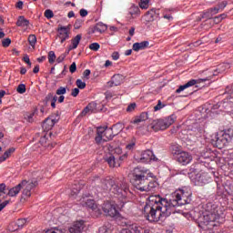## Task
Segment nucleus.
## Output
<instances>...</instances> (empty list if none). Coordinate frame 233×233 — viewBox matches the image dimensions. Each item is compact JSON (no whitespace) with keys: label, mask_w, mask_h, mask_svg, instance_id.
<instances>
[{"label":"nucleus","mask_w":233,"mask_h":233,"mask_svg":"<svg viewBox=\"0 0 233 233\" xmlns=\"http://www.w3.org/2000/svg\"><path fill=\"white\" fill-rule=\"evenodd\" d=\"M148 119V113L143 112L140 116H137L133 121L134 125H139V123H145Z\"/></svg>","instance_id":"4be33fe9"},{"label":"nucleus","mask_w":233,"mask_h":233,"mask_svg":"<svg viewBox=\"0 0 233 233\" xmlns=\"http://www.w3.org/2000/svg\"><path fill=\"white\" fill-rule=\"evenodd\" d=\"M14 152H15V148H14V147L7 149L4 153V155L2 157H0V163H3V161H6V159H8V157L12 156V154H14Z\"/></svg>","instance_id":"cd10ccee"},{"label":"nucleus","mask_w":233,"mask_h":233,"mask_svg":"<svg viewBox=\"0 0 233 233\" xmlns=\"http://www.w3.org/2000/svg\"><path fill=\"white\" fill-rule=\"evenodd\" d=\"M16 92H18V94H25V92H26V86L25 84L18 85Z\"/></svg>","instance_id":"ea45409f"},{"label":"nucleus","mask_w":233,"mask_h":233,"mask_svg":"<svg viewBox=\"0 0 233 233\" xmlns=\"http://www.w3.org/2000/svg\"><path fill=\"white\" fill-rule=\"evenodd\" d=\"M148 45H150L148 41L137 42L133 44V50L134 52H139V50H145V48H148Z\"/></svg>","instance_id":"aec40b11"},{"label":"nucleus","mask_w":233,"mask_h":233,"mask_svg":"<svg viewBox=\"0 0 233 233\" xmlns=\"http://www.w3.org/2000/svg\"><path fill=\"white\" fill-rule=\"evenodd\" d=\"M12 43V40L10 38H5L3 41H2V46H4L5 48L10 46Z\"/></svg>","instance_id":"de8ad7c7"},{"label":"nucleus","mask_w":233,"mask_h":233,"mask_svg":"<svg viewBox=\"0 0 233 233\" xmlns=\"http://www.w3.org/2000/svg\"><path fill=\"white\" fill-rule=\"evenodd\" d=\"M45 17H46V19H52V17H54V12L50 9H46L45 11Z\"/></svg>","instance_id":"a18cd8bd"},{"label":"nucleus","mask_w":233,"mask_h":233,"mask_svg":"<svg viewBox=\"0 0 233 233\" xmlns=\"http://www.w3.org/2000/svg\"><path fill=\"white\" fill-rule=\"evenodd\" d=\"M77 70V66L76 65V62H73L69 67V71L71 74H74Z\"/></svg>","instance_id":"864d4df0"},{"label":"nucleus","mask_w":233,"mask_h":233,"mask_svg":"<svg viewBox=\"0 0 233 233\" xmlns=\"http://www.w3.org/2000/svg\"><path fill=\"white\" fill-rule=\"evenodd\" d=\"M129 228L135 233H145V229L137 224L129 225Z\"/></svg>","instance_id":"473e14b6"},{"label":"nucleus","mask_w":233,"mask_h":233,"mask_svg":"<svg viewBox=\"0 0 233 233\" xmlns=\"http://www.w3.org/2000/svg\"><path fill=\"white\" fill-rule=\"evenodd\" d=\"M198 227L203 230H212L214 227L219 226V216L209 210L202 209L195 214Z\"/></svg>","instance_id":"20e7f679"},{"label":"nucleus","mask_w":233,"mask_h":233,"mask_svg":"<svg viewBox=\"0 0 233 233\" xmlns=\"http://www.w3.org/2000/svg\"><path fill=\"white\" fill-rule=\"evenodd\" d=\"M148 3H150V0H140V8H142L143 10H147V8H148Z\"/></svg>","instance_id":"a19ab883"},{"label":"nucleus","mask_w":233,"mask_h":233,"mask_svg":"<svg viewBox=\"0 0 233 233\" xmlns=\"http://www.w3.org/2000/svg\"><path fill=\"white\" fill-rule=\"evenodd\" d=\"M190 201H192L190 188L180 189L177 193H174L169 200L159 195H151L144 207V215L151 223L161 221L171 214H176L177 207L188 205Z\"/></svg>","instance_id":"f257e3e1"},{"label":"nucleus","mask_w":233,"mask_h":233,"mask_svg":"<svg viewBox=\"0 0 233 233\" xmlns=\"http://www.w3.org/2000/svg\"><path fill=\"white\" fill-rule=\"evenodd\" d=\"M8 203H10V201L5 200L0 204V212L3 210V208H5L6 207V205H8Z\"/></svg>","instance_id":"e2e57ef3"},{"label":"nucleus","mask_w":233,"mask_h":233,"mask_svg":"<svg viewBox=\"0 0 233 233\" xmlns=\"http://www.w3.org/2000/svg\"><path fill=\"white\" fill-rule=\"evenodd\" d=\"M227 18V15L222 14L219 16L215 17V21H218V23H219V21H223V19Z\"/></svg>","instance_id":"bf43d9fd"},{"label":"nucleus","mask_w":233,"mask_h":233,"mask_svg":"<svg viewBox=\"0 0 233 233\" xmlns=\"http://www.w3.org/2000/svg\"><path fill=\"white\" fill-rule=\"evenodd\" d=\"M86 114H92L90 112V109H88L87 106L83 109V111L80 113V117H85Z\"/></svg>","instance_id":"8fccbe9b"},{"label":"nucleus","mask_w":233,"mask_h":233,"mask_svg":"<svg viewBox=\"0 0 233 233\" xmlns=\"http://www.w3.org/2000/svg\"><path fill=\"white\" fill-rule=\"evenodd\" d=\"M39 143L42 145V147L45 148H49L50 150L56 147V143L48 144V138H46V136L42 137L39 140Z\"/></svg>","instance_id":"b1692460"},{"label":"nucleus","mask_w":233,"mask_h":233,"mask_svg":"<svg viewBox=\"0 0 233 233\" xmlns=\"http://www.w3.org/2000/svg\"><path fill=\"white\" fill-rule=\"evenodd\" d=\"M57 32V38L60 39V43L62 44L70 37V35H68V29L65 26L58 27Z\"/></svg>","instance_id":"f3484780"},{"label":"nucleus","mask_w":233,"mask_h":233,"mask_svg":"<svg viewBox=\"0 0 233 233\" xmlns=\"http://www.w3.org/2000/svg\"><path fill=\"white\" fill-rule=\"evenodd\" d=\"M85 228V221L79 220L73 224L71 228H69L70 233H81Z\"/></svg>","instance_id":"a211bd4d"},{"label":"nucleus","mask_w":233,"mask_h":233,"mask_svg":"<svg viewBox=\"0 0 233 233\" xmlns=\"http://www.w3.org/2000/svg\"><path fill=\"white\" fill-rule=\"evenodd\" d=\"M20 189L23 188V196L25 198H30L32 196V188H35L37 187V179L33 178L31 180H23L20 184Z\"/></svg>","instance_id":"1a4fd4ad"},{"label":"nucleus","mask_w":233,"mask_h":233,"mask_svg":"<svg viewBox=\"0 0 233 233\" xmlns=\"http://www.w3.org/2000/svg\"><path fill=\"white\" fill-rule=\"evenodd\" d=\"M19 192H21V185L18 184L16 187L9 189L8 196L11 198H15Z\"/></svg>","instance_id":"c85d7f7f"},{"label":"nucleus","mask_w":233,"mask_h":233,"mask_svg":"<svg viewBox=\"0 0 233 233\" xmlns=\"http://www.w3.org/2000/svg\"><path fill=\"white\" fill-rule=\"evenodd\" d=\"M232 135H228L227 133L222 132V134L217 137L216 147L218 148H223V147H227V144L232 141Z\"/></svg>","instance_id":"9b49d317"},{"label":"nucleus","mask_w":233,"mask_h":233,"mask_svg":"<svg viewBox=\"0 0 233 233\" xmlns=\"http://www.w3.org/2000/svg\"><path fill=\"white\" fill-rule=\"evenodd\" d=\"M71 96L73 97H77V96H79V88L76 87V88L72 89Z\"/></svg>","instance_id":"5fc2aeb1"},{"label":"nucleus","mask_w":233,"mask_h":233,"mask_svg":"<svg viewBox=\"0 0 233 233\" xmlns=\"http://www.w3.org/2000/svg\"><path fill=\"white\" fill-rule=\"evenodd\" d=\"M228 5V2H227V0H224L218 4V8L220 10H224Z\"/></svg>","instance_id":"3c124183"},{"label":"nucleus","mask_w":233,"mask_h":233,"mask_svg":"<svg viewBox=\"0 0 233 233\" xmlns=\"http://www.w3.org/2000/svg\"><path fill=\"white\" fill-rule=\"evenodd\" d=\"M219 10L220 9L218 5L217 7L210 8L204 14V17H207V19H212V15L218 14Z\"/></svg>","instance_id":"393cba45"},{"label":"nucleus","mask_w":233,"mask_h":233,"mask_svg":"<svg viewBox=\"0 0 233 233\" xmlns=\"http://www.w3.org/2000/svg\"><path fill=\"white\" fill-rule=\"evenodd\" d=\"M78 192H81V186L79 184H75L72 187L71 196H77Z\"/></svg>","instance_id":"f704fd0d"},{"label":"nucleus","mask_w":233,"mask_h":233,"mask_svg":"<svg viewBox=\"0 0 233 233\" xmlns=\"http://www.w3.org/2000/svg\"><path fill=\"white\" fill-rule=\"evenodd\" d=\"M148 176L154 177V174L148 172V169L141 167H135L132 171L131 182L140 192H152L159 184L156 180L148 181Z\"/></svg>","instance_id":"f03ea898"},{"label":"nucleus","mask_w":233,"mask_h":233,"mask_svg":"<svg viewBox=\"0 0 233 233\" xmlns=\"http://www.w3.org/2000/svg\"><path fill=\"white\" fill-rule=\"evenodd\" d=\"M101 48V46H99V43H93L89 45V49L93 50L94 52H97Z\"/></svg>","instance_id":"c03bdc74"},{"label":"nucleus","mask_w":233,"mask_h":233,"mask_svg":"<svg viewBox=\"0 0 233 233\" xmlns=\"http://www.w3.org/2000/svg\"><path fill=\"white\" fill-rule=\"evenodd\" d=\"M129 14L132 17H134V15H139V6L132 5L129 8Z\"/></svg>","instance_id":"2f4dec72"},{"label":"nucleus","mask_w":233,"mask_h":233,"mask_svg":"<svg viewBox=\"0 0 233 233\" xmlns=\"http://www.w3.org/2000/svg\"><path fill=\"white\" fill-rule=\"evenodd\" d=\"M86 207H87V208H91V210H95L96 212H98V214H101V211L99 209H97V206L96 205V202L92 199H87L85 202Z\"/></svg>","instance_id":"bb28decb"},{"label":"nucleus","mask_w":233,"mask_h":233,"mask_svg":"<svg viewBox=\"0 0 233 233\" xmlns=\"http://www.w3.org/2000/svg\"><path fill=\"white\" fill-rule=\"evenodd\" d=\"M56 96H65V94H66V87L60 86L59 88L56 89Z\"/></svg>","instance_id":"79ce46f5"},{"label":"nucleus","mask_w":233,"mask_h":233,"mask_svg":"<svg viewBox=\"0 0 233 233\" xmlns=\"http://www.w3.org/2000/svg\"><path fill=\"white\" fill-rule=\"evenodd\" d=\"M46 233H61V230L59 229H48L46 231Z\"/></svg>","instance_id":"774afa93"},{"label":"nucleus","mask_w":233,"mask_h":233,"mask_svg":"<svg viewBox=\"0 0 233 233\" xmlns=\"http://www.w3.org/2000/svg\"><path fill=\"white\" fill-rule=\"evenodd\" d=\"M112 59H114V61H117V59H119V53L118 52H114L112 54Z\"/></svg>","instance_id":"338daca9"},{"label":"nucleus","mask_w":233,"mask_h":233,"mask_svg":"<svg viewBox=\"0 0 233 233\" xmlns=\"http://www.w3.org/2000/svg\"><path fill=\"white\" fill-rule=\"evenodd\" d=\"M107 29L108 27L106 26V25L103 23H97L93 28V34H96V33L103 34L106 32Z\"/></svg>","instance_id":"412c9836"},{"label":"nucleus","mask_w":233,"mask_h":233,"mask_svg":"<svg viewBox=\"0 0 233 233\" xmlns=\"http://www.w3.org/2000/svg\"><path fill=\"white\" fill-rule=\"evenodd\" d=\"M161 108H165V105L161 103V100H158L157 105L154 106V110L157 112V110H161Z\"/></svg>","instance_id":"09e8293b"},{"label":"nucleus","mask_w":233,"mask_h":233,"mask_svg":"<svg viewBox=\"0 0 233 233\" xmlns=\"http://www.w3.org/2000/svg\"><path fill=\"white\" fill-rule=\"evenodd\" d=\"M117 133L114 134L112 128L100 127L96 129V137H95L96 143L99 144L101 141H112Z\"/></svg>","instance_id":"6e6552de"},{"label":"nucleus","mask_w":233,"mask_h":233,"mask_svg":"<svg viewBox=\"0 0 233 233\" xmlns=\"http://www.w3.org/2000/svg\"><path fill=\"white\" fill-rule=\"evenodd\" d=\"M53 96H54V94H53V93H48V94L46 95V103H48L49 101L52 102Z\"/></svg>","instance_id":"680f3d73"},{"label":"nucleus","mask_w":233,"mask_h":233,"mask_svg":"<svg viewBox=\"0 0 233 233\" xmlns=\"http://www.w3.org/2000/svg\"><path fill=\"white\" fill-rule=\"evenodd\" d=\"M106 163H108L111 168H116V167H120L121 164L119 162H116V157L110 155L109 157L106 159Z\"/></svg>","instance_id":"a878e982"},{"label":"nucleus","mask_w":233,"mask_h":233,"mask_svg":"<svg viewBox=\"0 0 233 233\" xmlns=\"http://www.w3.org/2000/svg\"><path fill=\"white\" fill-rule=\"evenodd\" d=\"M136 103L130 104L127 108V112H134V110H136Z\"/></svg>","instance_id":"603ef678"},{"label":"nucleus","mask_w":233,"mask_h":233,"mask_svg":"<svg viewBox=\"0 0 233 233\" xmlns=\"http://www.w3.org/2000/svg\"><path fill=\"white\" fill-rule=\"evenodd\" d=\"M76 85L77 88H80V90H84V88H86V83L83 82V80L81 79H77Z\"/></svg>","instance_id":"4c0bfd02"},{"label":"nucleus","mask_w":233,"mask_h":233,"mask_svg":"<svg viewBox=\"0 0 233 233\" xmlns=\"http://www.w3.org/2000/svg\"><path fill=\"white\" fill-rule=\"evenodd\" d=\"M66 57V54H62L56 58L57 63H63L65 61V58Z\"/></svg>","instance_id":"4d7b16f0"},{"label":"nucleus","mask_w":233,"mask_h":233,"mask_svg":"<svg viewBox=\"0 0 233 233\" xmlns=\"http://www.w3.org/2000/svg\"><path fill=\"white\" fill-rule=\"evenodd\" d=\"M57 121H59V118H54L53 116H49L44 121L42 127L44 130H52Z\"/></svg>","instance_id":"dca6fc26"},{"label":"nucleus","mask_w":233,"mask_h":233,"mask_svg":"<svg viewBox=\"0 0 233 233\" xmlns=\"http://www.w3.org/2000/svg\"><path fill=\"white\" fill-rule=\"evenodd\" d=\"M102 210L104 214L109 218H116V219L121 218V214H119V211L116 208V205L110 202H105L102 206Z\"/></svg>","instance_id":"9d476101"},{"label":"nucleus","mask_w":233,"mask_h":233,"mask_svg":"<svg viewBox=\"0 0 233 233\" xmlns=\"http://www.w3.org/2000/svg\"><path fill=\"white\" fill-rule=\"evenodd\" d=\"M48 61H49L50 65H52L56 62V53L54 51H50L48 53Z\"/></svg>","instance_id":"58836bf2"},{"label":"nucleus","mask_w":233,"mask_h":233,"mask_svg":"<svg viewBox=\"0 0 233 233\" xmlns=\"http://www.w3.org/2000/svg\"><path fill=\"white\" fill-rule=\"evenodd\" d=\"M171 151L172 154H174L175 156H177V157L179 156V154H181V152H183L181 150V147L177 146V145H172L171 146Z\"/></svg>","instance_id":"72a5a7b5"},{"label":"nucleus","mask_w":233,"mask_h":233,"mask_svg":"<svg viewBox=\"0 0 233 233\" xmlns=\"http://www.w3.org/2000/svg\"><path fill=\"white\" fill-rule=\"evenodd\" d=\"M150 161H157V158L154 155V152L150 149H147L142 152L140 157L141 163H150Z\"/></svg>","instance_id":"f8f14e48"},{"label":"nucleus","mask_w":233,"mask_h":233,"mask_svg":"<svg viewBox=\"0 0 233 233\" xmlns=\"http://www.w3.org/2000/svg\"><path fill=\"white\" fill-rule=\"evenodd\" d=\"M154 17H156V10L151 9L150 11L147 12L146 20L147 23H152V21H154Z\"/></svg>","instance_id":"c756f323"},{"label":"nucleus","mask_w":233,"mask_h":233,"mask_svg":"<svg viewBox=\"0 0 233 233\" xmlns=\"http://www.w3.org/2000/svg\"><path fill=\"white\" fill-rule=\"evenodd\" d=\"M35 116V111L33 112H27L24 115V119H25V121L27 123H34V116Z\"/></svg>","instance_id":"7c9ffc66"},{"label":"nucleus","mask_w":233,"mask_h":233,"mask_svg":"<svg viewBox=\"0 0 233 233\" xmlns=\"http://www.w3.org/2000/svg\"><path fill=\"white\" fill-rule=\"evenodd\" d=\"M83 19H76L74 25V28L76 30H79V28H81V26H83Z\"/></svg>","instance_id":"37998d69"},{"label":"nucleus","mask_w":233,"mask_h":233,"mask_svg":"<svg viewBox=\"0 0 233 233\" xmlns=\"http://www.w3.org/2000/svg\"><path fill=\"white\" fill-rule=\"evenodd\" d=\"M175 122H176V116L171 115L166 118H159V119L154 120L152 122L151 128L155 132H159V130H167V128H168V127H170L171 125H174Z\"/></svg>","instance_id":"0eeeda50"},{"label":"nucleus","mask_w":233,"mask_h":233,"mask_svg":"<svg viewBox=\"0 0 233 233\" xmlns=\"http://www.w3.org/2000/svg\"><path fill=\"white\" fill-rule=\"evenodd\" d=\"M80 15L81 17H86L88 15V11H86V9H81Z\"/></svg>","instance_id":"0e129e2a"},{"label":"nucleus","mask_w":233,"mask_h":233,"mask_svg":"<svg viewBox=\"0 0 233 233\" xmlns=\"http://www.w3.org/2000/svg\"><path fill=\"white\" fill-rule=\"evenodd\" d=\"M189 177L197 187H203L208 183V174L205 172H199L196 168V166H192L189 169Z\"/></svg>","instance_id":"423d86ee"},{"label":"nucleus","mask_w":233,"mask_h":233,"mask_svg":"<svg viewBox=\"0 0 233 233\" xmlns=\"http://www.w3.org/2000/svg\"><path fill=\"white\" fill-rule=\"evenodd\" d=\"M125 81V76L123 75H115L111 78V81L107 82V86L112 88V86H119V85H123Z\"/></svg>","instance_id":"4468645a"},{"label":"nucleus","mask_w":233,"mask_h":233,"mask_svg":"<svg viewBox=\"0 0 233 233\" xmlns=\"http://www.w3.org/2000/svg\"><path fill=\"white\" fill-rule=\"evenodd\" d=\"M197 137H201V136L205 135V127H200L197 129Z\"/></svg>","instance_id":"49530a36"},{"label":"nucleus","mask_w":233,"mask_h":233,"mask_svg":"<svg viewBox=\"0 0 233 233\" xmlns=\"http://www.w3.org/2000/svg\"><path fill=\"white\" fill-rule=\"evenodd\" d=\"M28 25H30V21L28 19L25 18V16L23 15L18 16V19L16 21V26H21L22 28H25L28 26Z\"/></svg>","instance_id":"5701e85b"},{"label":"nucleus","mask_w":233,"mask_h":233,"mask_svg":"<svg viewBox=\"0 0 233 233\" xmlns=\"http://www.w3.org/2000/svg\"><path fill=\"white\" fill-rule=\"evenodd\" d=\"M222 132H224V134H228V136L233 137V128H232V127L228 128V129H225V130L222 131Z\"/></svg>","instance_id":"052dcab7"},{"label":"nucleus","mask_w":233,"mask_h":233,"mask_svg":"<svg viewBox=\"0 0 233 233\" xmlns=\"http://www.w3.org/2000/svg\"><path fill=\"white\" fill-rule=\"evenodd\" d=\"M23 1H18L15 5V8H18V10H23Z\"/></svg>","instance_id":"69168bd1"},{"label":"nucleus","mask_w":233,"mask_h":233,"mask_svg":"<svg viewBox=\"0 0 233 233\" xmlns=\"http://www.w3.org/2000/svg\"><path fill=\"white\" fill-rule=\"evenodd\" d=\"M101 187L105 192H112L113 194H116L118 196V199H120V208L125 207V203H127V195L128 194V183H127V179L124 177L117 178L116 180L112 178H106L102 181Z\"/></svg>","instance_id":"7ed1b4c3"},{"label":"nucleus","mask_w":233,"mask_h":233,"mask_svg":"<svg viewBox=\"0 0 233 233\" xmlns=\"http://www.w3.org/2000/svg\"><path fill=\"white\" fill-rule=\"evenodd\" d=\"M26 225V218H20L16 220L15 223H12L8 227V230L10 232H15V230H20V228H23Z\"/></svg>","instance_id":"2eb2a0df"},{"label":"nucleus","mask_w":233,"mask_h":233,"mask_svg":"<svg viewBox=\"0 0 233 233\" xmlns=\"http://www.w3.org/2000/svg\"><path fill=\"white\" fill-rule=\"evenodd\" d=\"M5 190H6V184H0V196H3V194H5Z\"/></svg>","instance_id":"13d9d810"},{"label":"nucleus","mask_w":233,"mask_h":233,"mask_svg":"<svg viewBox=\"0 0 233 233\" xmlns=\"http://www.w3.org/2000/svg\"><path fill=\"white\" fill-rule=\"evenodd\" d=\"M86 106H87L89 112L92 114V113L96 112V108H97V104L96 102H91Z\"/></svg>","instance_id":"e433bc0d"},{"label":"nucleus","mask_w":233,"mask_h":233,"mask_svg":"<svg viewBox=\"0 0 233 233\" xmlns=\"http://www.w3.org/2000/svg\"><path fill=\"white\" fill-rule=\"evenodd\" d=\"M28 42L29 45L34 48V46H35V43H37V37L35 36V35H30L28 36Z\"/></svg>","instance_id":"c9c22d12"},{"label":"nucleus","mask_w":233,"mask_h":233,"mask_svg":"<svg viewBox=\"0 0 233 233\" xmlns=\"http://www.w3.org/2000/svg\"><path fill=\"white\" fill-rule=\"evenodd\" d=\"M136 147V142L132 141L126 146L127 150H132Z\"/></svg>","instance_id":"6e6d98bb"},{"label":"nucleus","mask_w":233,"mask_h":233,"mask_svg":"<svg viewBox=\"0 0 233 233\" xmlns=\"http://www.w3.org/2000/svg\"><path fill=\"white\" fill-rule=\"evenodd\" d=\"M225 68H230V66L228 64H223L221 66H219V67L215 70L211 75H209L208 77L206 78H199V79H191L189 80L187 83H186L183 86H180L177 90L176 93L177 94H180V92H183V90H185L186 88H189V86H194L196 85H199L200 83H205L206 81H210L212 79V76H218V74H216V72H218V74H221V72H225ZM198 86H196V88H198Z\"/></svg>","instance_id":"39448f33"},{"label":"nucleus","mask_w":233,"mask_h":233,"mask_svg":"<svg viewBox=\"0 0 233 233\" xmlns=\"http://www.w3.org/2000/svg\"><path fill=\"white\" fill-rule=\"evenodd\" d=\"M177 161H178L180 165H188V163L192 161V155H190L188 152L182 151L177 157Z\"/></svg>","instance_id":"ddd939ff"},{"label":"nucleus","mask_w":233,"mask_h":233,"mask_svg":"<svg viewBox=\"0 0 233 233\" xmlns=\"http://www.w3.org/2000/svg\"><path fill=\"white\" fill-rule=\"evenodd\" d=\"M83 38V35L81 34L76 35L72 40H71V46H69L68 50H76L77 46H79V43H81V39Z\"/></svg>","instance_id":"6ab92c4d"}]
</instances>
